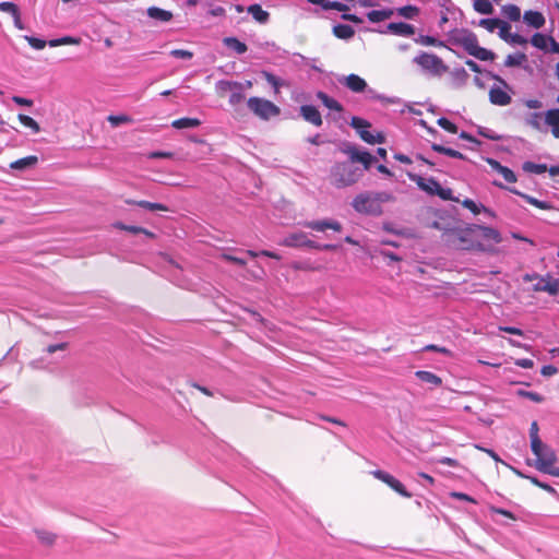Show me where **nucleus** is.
<instances>
[{
  "mask_svg": "<svg viewBox=\"0 0 559 559\" xmlns=\"http://www.w3.org/2000/svg\"><path fill=\"white\" fill-rule=\"evenodd\" d=\"M408 178L415 182L418 188L429 195H438L440 199L444 201H459L453 197V192L451 189L442 188L440 183L435 178H424L419 175L408 173Z\"/></svg>",
  "mask_w": 559,
  "mask_h": 559,
  "instance_id": "nucleus-5",
  "label": "nucleus"
},
{
  "mask_svg": "<svg viewBox=\"0 0 559 559\" xmlns=\"http://www.w3.org/2000/svg\"><path fill=\"white\" fill-rule=\"evenodd\" d=\"M502 12L510 21L516 22L521 19V10L515 4L504 5Z\"/></svg>",
  "mask_w": 559,
  "mask_h": 559,
  "instance_id": "nucleus-43",
  "label": "nucleus"
},
{
  "mask_svg": "<svg viewBox=\"0 0 559 559\" xmlns=\"http://www.w3.org/2000/svg\"><path fill=\"white\" fill-rule=\"evenodd\" d=\"M548 41L549 37L540 33L534 34L531 39L532 45L542 50H545L547 48Z\"/></svg>",
  "mask_w": 559,
  "mask_h": 559,
  "instance_id": "nucleus-49",
  "label": "nucleus"
},
{
  "mask_svg": "<svg viewBox=\"0 0 559 559\" xmlns=\"http://www.w3.org/2000/svg\"><path fill=\"white\" fill-rule=\"evenodd\" d=\"M248 109L261 120H270L273 117H277L281 114V108L273 102L252 96L247 100Z\"/></svg>",
  "mask_w": 559,
  "mask_h": 559,
  "instance_id": "nucleus-6",
  "label": "nucleus"
},
{
  "mask_svg": "<svg viewBox=\"0 0 559 559\" xmlns=\"http://www.w3.org/2000/svg\"><path fill=\"white\" fill-rule=\"evenodd\" d=\"M444 242L459 250L487 251L488 246L478 239L476 224L464 228H450L443 234Z\"/></svg>",
  "mask_w": 559,
  "mask_h": 559,
  "instance_id": "nucleus-1",
  "label": "nucleus"
},
{
  "mask_svg": "<svg viewBox=\"0 0 559 559\" xmlns=\"http://www.w3.org/2000/svg\"><path fill=\"white\" fill-rule=\"evenodd\" d=\"M511 192L522 197L527 203H530L531 205L537 207V209H540V210H551L552 209V205L549 203V202H546V201H540L534 197H531L528 194H524L520 191H518L516 189H510Z\"/></svg>",
  "mask_w": 559,
  "mask_h": 559,
  "instance_id": "nucleus-24",
  "label": "nucleus"
},
{
  "mask_svg": "<svg viewBox=\"0 0 559 559\" xmlns=\"http://www.w3.org/2000/svg\"><path fill=\"white\" fill-rule=\"evenodd\" d=\"M508 43L524 46L527 44V39L524 38L522 35L515 33L511 34Z\"/></svg>",
  "mask_w": 559,
  "mask_h": 559,
  "instance_id": "nucleus-64",
  "label": "nucleus"
},
{
  "mask_svg": "<svg viewBox=\"0 0 559 559\" xmlns=\"http://www.w3.org/2000/svg\"><path fill=\"white\" fill-rule=\"evenodd\" d=\"M217 87L221 92H227L234 90H243V84L240 82L222 80L217 83Z\"/></svg>",
  "mask_w": 559,
  "mask_h": 559,
  "instance_id": "nucleus-47",
  "label": "nucleus"
},
{
  "mask_svg": "<svg viewBox=\"0 0 559 559\" xmlns=\"http://www.w3.org/2000/svg\"><path fill=\"white\" fill-rule=\"evenodd\" d=\"M538 424L537 421L534 420L530 427L531 445L534 444L535 447H537L539 444V441H542V439L538 436Z\"/></svg>",
  "mask_w": 559,
  "mask_h": 559,
  "instance_id": "nucleus-55",
  "label": "nucleus"
},
{
  "mask_svg": "<svg viewBox=\"0 0 559 559\" xmlns=\"http://www.w3.org/2000/svg\"><path fill=\"white\" fill-rule=\"evenodd\" d=\"M431 148L437 153L444 154V155H448L453 158H460V159L466 158L461 152L450 148V147H445L441 144L433 143L431 145Z\"/></svg>",
  "mask_w": 559,
  "mask_h": 559,
  "instance_id": "nucleus-37",
  "label": "nucleus"
},
{
  "mask_svg": "<svg viewBox=\"0 0 559 559\" xmlns=\"http://www.w3.org/2000/svg\"><path fill=\"white\" fill-rule=\"evenodd\" d=\"M349 124L352 128H354L358 132L359 136H360V131H364L371 127V123L369 121H367L366 119H362L360 117H353L350 119Z\"/></svg>",
  "mask_w": 559,
  "mask_h": 559,
  "instance_id": "nucleus-45",
  "label": "nucleus"
},
{
  "mask_svg": "<svg viewBox=\"0 0 559 559\" xmlns=\"http://www.w3.org/2000/svg\"><path fill=\"white\" fill-rule=\"evenodd\" d=\"M462 205L465 209H468L473 214L477 215L480 213V211H484L485 213L489 214L490 216H495V214L484 205H477L473 200L465 199L462 201Z\"/></svg>",
  "mask_w": 559,
  "mask_h": 559,
  "instance_id": "nucleus-39",
  "label": "nucleus"
},
{
  "mask_svg": "<svg viewBox=\"0 0 559 559\" xmlns=\"http://www.w3.org/2000/svg\"><path fill=\"white\" fill-rule=\"evenodd\" d=\"M500 21V19H481L479 25L492 33L498 28Z\"/></svg>",
  "mask_w": 559,
  "mask_h": 559,
  "instance_id": "nucleus-52",
  "label": "nucleus"
},
{
  "mask_svg": "<svg viewBox=\"0 0 559 559\" xmlns=\"http://www.w3.org/2000/svg\"><path fill=\"white\" fill-rule=\"evenodd\" d=\"M523 170L531 174H544L547 171V166L545 164H535L533 162H525L523 164Z\"/></svg>",
  "mask_w": 559,
  "mask_h": 559,
  "instance_id": "nucleus-46",
  "label": "nucleus"
},
{
  "mask_svg": "<svg viewBox=\"0 0 559 559\" xmlns=\"http://www.w3.org/2000/svg\"><path fill=\"white\" fill-rule=\"evenodd\" d=\"M524 282L537 281L536 284L533 285V290L545 292L550 296H556L559 294V278L554 277L550 274H546L545 276H540L537 273L525 274L523 276Z\"/></svg>",
  "mask_w": 559,
  "mask_h": 559,
  "instance_id": "nucleus-7",
  "label": "nucleus"
},
{
  "mask_svg": "<svg viewBox=\"0 0 559 559\" xmlns=\"http://www.w3.org/2000/svg\"><path fill=\"white\" fill-rule=\"evenodd\" d=\"M34 533L37 536L38 540L45 546L50 547L57 540V535L50 531L36 528L34 530Z\"/></svg>",
  "mask_w": 559,
  "mask_h": 559,
  "instance_id": "nucleus-30",
  "label": "nucleus"
},
{
  "mask_svg": "<svg viewBox=\"0 0 559 559\" xmlns=\"http://www.w3.org/2000/svg\"><path fill=\"white\" fill-rule=\"evenodd\" d=\"M364 142L368 144H382L385 142V136L382 132H378L377 134H372L368 131V129L360 131L359 136Z\"/></svg>",
  "mask_w": 559,
  "mask_h": 559,
  "instance_id": "nucleus-33",
  "label": "nucleus"
},
{
  "mask_svg": "<svg viewBox=\"0 0 559 559\" xmlns=\"http://www.w3.org/2000/svg\"><path fill=\"white\" fill-rule=\"evenodd\" d=\"M280 245L285 247H307V248H319V243L310 240L305 233H293L286 236Z\"/></svg>",
  "mask_w": 559,
  "mask_h": 559,
  "instance_id": "nucleus-11",
  "label": "nucleus"
},
{
  "mask_svg": "<svg viewBox=\"0 0 559 559\" xmlns=\"http://www.w3.org/2000/svg\"><path fill=\"white\" fill-rule=\"evenodd\" d=\"M108 122L112 126V127H118L120 124H123V123H130L132 122V119L131 117L127 116V115H118V116H114V115H110L108 118H107Z\"/></svg>",
  "mask_w": 559,
  "mask_h": 559,
  "instance_id": "nucleus-51",
  "label": "nucleus"
},
{
  "mask_svg": "<svg viewBox=\"0 0 559 559\" xmlns=\"http://www.w3.org/2000/svg\"><path fill=\"white\" fill-rule=\"evenodd\" d=\"M201 124L198 118H179L171 122V127L175 129H189L197 128Z\"/></svg>",
  "mask_w": 559,
  "mask_h": 559,
  "instance_id": "nucleus-34",
  "label": "nucleus"
},
{
  "mask_svg": "<svg viewBox=\"0 0 559 559\" xmlns=\"http://www.w3.org/2000/svg\"><path fill=\"white\" fill-rule=\"evenodd\" d=\"M370 474L374 478L386 484L392 490L397 492L400 496L407 498V499L413 497V495L406 490L405 486L399 479H396L394 476H392L391 474H389L382 469L371 471Z\"/></svg>",
  "mask_w": 559,
  "mask_h": 559,
  "instance_id": "nucleus-9",
  "label": "nucleus"
},
{
  "mask_svg": "<svg viewBox=\"0 0 559 559\" xmlns=\"http://www.w3.org/2000/svg\"><path fill=\"white\" fill-rule=\"evenodd\" d=\"M304 225L307 228H310V229L317 230V231H324L326 229H332L334 231L340 233L343 229L342 224L340 222L330 221V219L306 222Z\"/></svg>",
  "mask_w": 559,
  "mask_h": 559,
  "instance_id": "nucleus-13",
  "label": "nucleus"
},
{
  "mask_svg": "<svg viewBox=\"0 0 559 559\" xmlns=\"http://www.w3.org/2000/svg\"><path fill=\"white\" fill-rule=\"evenodd\" d=\"M126 203L131 204V205H138V206L146 209L148 211H163V212L169 211V209L163 203H155V202H150V201H145V200H141V201L126 200Z\"/></svg>",
  "mask_w": 559,
  "mask_h": 559,
  "instance_id": "nucleus-25",
  "label": "nucleus"
},
{
  "mask_svg": "<svg viewBox=\"0 0 559 559\" xmlns=\"http://www.w3.org/2000/svg\"><path fill=\"white\" fill-rule=\"evenodd\" d=\"M527 60V57L523 52H518L514 55H509L504 60L506 67H520Z\"/></svg>",
  "mask_w": 559,
  "mask_h": 559,
  "instance_id": "nucleus-40",
  "label": "nucleus"
},
{
  "mask_svg": "<svg viewBox=\"0 0 559 559\" xmlns=\"http://www.w3.org/2000/svg\"><path fill=\"white\" fill-rule=\"evenodd\" d=\"M489 100L497 106H507L511 103V96L500 87H492L489 91Z\"/></svg>",
  "mask_w": 559,
  "mask_h": 559,
  "instance_id": "nucleus-17",
  "label": "nucleus"
},
{
  "mask_svg": "<svg viewBox=\"0 0 559 559\" xmlns=\"http://www.w3.org/2000/svg\"><path fill=\"white\" fill-rule=\"evenodd\" d=\"M332 32L340 39H350L355 35V29L347 24H337L333 27Z\"/></svg>",
  "mask_w": 559,
  "mask_h": 559,
  "instance_id": "nucleus-29",
  "label": "nucleus"
},
{
  "mask_svg": "<svg viewBox=\"0 0 559 559\" xmlns=\"http://www.w3.org/2000/svg\"><path fill=\"white\" fill-rule=\"evenodd\" d=\"M146 12L151 19L156 21L169 22L173 19V13L170 11L157 7H150Z\"/></svg>",
  "mask_w": 559,
  "mask_h": 559,
  "instance_id": "nucleus-26",
  "label": "nucleus"
},
{
  "mask_svg": "<svg viewBox=\"0 0 559 559\" xmlns=\"http://www.w3.org/2000/svg\"><path fill=\"white\" fill-rule=\"evenodd\" d=\"M243 99H245V95L241 93V90H234L229 96L228 102L231 106H237L240 103H242Z\"/></svg>",
  "mask_w": 559,
  "mask_h": 559,
  "instance_id": "nucleus-59",
  "label": "nucleus"
},
{
  "mask_svg": "<svg viewBox=\"0 0 559 559\" xmlns=\"http://www.w3.org/2000/svg\"><path fill=\"white\" fill-rule=\"evenodd\" d=\"M460 44L465 49V51L471 56L473 51H475V49L479 46L477 37L472 33L464 35L460 39Z\"/></svg>",
  "mask_w": 559,
  "mask_h": 559,
  "instance_id": "nucleus-31",
  "label": "nucleus"
},
{
  "mask_svg": "<svg viewBox=\"0 0 559 559\" xmlns=\"http://www.w3.org/2000/svg\"><path fill=\"white\" fill-rule=\"evenodd\" d=\"M531 450L536 457L534 467L544 474L559 478V467L555 465L558 461L555 450L543 441H539L537 447L532 444Z\"/></svg>",
  "mask_w": 559,
  "mask_h": 559,
  "instance_id": "nucleus-3",
  "label": "nucleus"
},
{
  "mask_svg": "<svg viewBox=\"0 0 559 559\" xmlns=\"http://www.w3.org/2000/svg\"><path fill=\"white\" fill-rule=\"evenodd\" d=\"M518 394L520 396L526 397L535 403H542L544 401V396H542L540 394H538L536 392L520 390L518 392Z\"/></svg>",
  "mask_w": 559,
  "mask_h": 559,
  "instance_id": "nucleus-57",
  "label": "nucleus"
},
{
  "mask_svg": "<svg viewBox=\"0 0 559 559\" xmlns=\"http://www.w3.org/2000/svg\"><path fill=\"white\" fill-rule=\"evenodd\" d=\"M248 12L253 16L255 21L259 23H265L269 20V12L262 9L260 4H252L248 8Z\"/></svg>",
  "mask_w": 559,
  "mask_h": 559,
  "instance_id": "nucleus-35",
  "label": "nucleus"
},
{
  "mask_svg": "<svg viewBox=\"0 0 559 559\" xmlns=\"http://www.w3.org/2000/svg\"><path fill=\"white\" fill-rule=\"evenodd\" d=\"M524 22L534 28H540L545 24L544 15L538 11H526L523 15Z\"/></svg>",
  "mask_w": 559,
  "mask_h": 559,
  "instance_id": "nucleus-18",
  "label": "nucleus"
},
{
  "mask_svg": "<svg viewBox=\"0 0 559 559\" xmlns=\"http://www.w3.org/2000/svg\"><path fill=\"white\" fill-rule=\"evenodd\" d=\"M355 163H360L364 166V170H368L372 163L374 162V157L369 152H360L359 154H355Z\"/></svg>",
  "mask_w": 559,
  "mask_h": 559,
  "instance_id": "nucleus-44",
  "label": "nucleus"
},
{
  "mask_svg": "<svg viewBox=\"0 0 559 559\" xmlns=\"http://www.w3.org/2000/svg\"><path fill=\"white\" fill-rule=\"evenodd\" d=\"M473 57L481 60L489 61L495 59V53L484 47L478 46L472 53Z\"/></svg>",
  "mask_w": 559,
  "mask_h": 559,
  "instance_id": "nucleus-48",
  "label": "nucleus"
},
{
  "mask_svg": "<svg viewBox=\"0 0 559 559\" xmlns=\"http://www.w3.org/2000/svg\"><path fill=\"white\" fill-rule=\"evenodd\" d=\"M262 75L266 80V82L270 83L273 86L274 94H278L280 93V88L283 85L282 81L278 78H276L274 74H272V73H270L267 71H263Z\"/></svg>",
  "mask_w": 559,
  "mask_h": 559,
  "instance_id": "nucleus-50",
  "label": "nucleus"
},
{
  "mask_svg": "<svg viewBox=\"0 0 559 559\" xmlns=\"http://www.w3.org/2000/svg\"><path fill=\"white\" fill-rule=\"evenodd\" d=\"M394 14L393 9L372 10L367 13V19L371 23H379L390 19Z\"/></svg>",
  "mask_w": 559,
  "mask_h": 559,
  "instance_id": "nucleus-27",
  "label": "nucleus"
},
{
  "mask_svg": "<svg viewBox=\"0 0 559 559\" xmlns=\"http://www.w3.org/2000/svg\"><path fill=\"white\" fill-rule=\"evenodd\" d=\"M414 62L433 75H442L448 71L443 60L435 53L420 52L414 58Z\"/></svg>",
  "mask_w": 559,
  "mask_h": 559,
  "instance_id": "nucleus-8",
  "label": "nucleus"
},
{
  "mask_svg": "<svg viewBox=\"0 0 559 559\" xmlns=\"http://www.w3.org/2000/svg\"><path fill=\"white\" fill-rule=\"evenodd\" d=\"M478 239L485 242L488 246V250H491L492 245L500 243L502 241V237L500 233L488 226L476 225Z\"/></svg>",
  "mask_w": 559,
  "mask_h": 559,
  "instance_id": "nucleus-12",
  "label": "nucleus"
},
{
  "mask_svg": "<svg viewBox=\"0 0 559 559\" xmlns=\"http://www.w3.org/2000/svg\"><path fill=\"white\" fill-rule=\"evenodd\" d=\"M17 119L24 127L29 128L34 133H38L40 131L38 122L32 117L24 114H19Z\"/></svg>",
  "mask_w": 559,
  "mask_h": 559,
  "instance_id": "nucleus-41",
  "label": "nucleus"
},
{
  "mask_svg": "<svg viewBox=\"0 0 559 559\" xmlns=\"http://www.w3.org/2000/svg\"><path fill=\"white\" fill-rule=\"evenodd\" d=\"M489 165H491L492 168L498 170V173L503 177V179L507 182L513 183L516 181V176L513 170L510 168L502 166L499 162L495 159H488Z\"/></svg>",
  "mask_w": 559,
  "mask_h": 559,
  "instance_id": "nucleus-21",
  "label": "nucleus"
},
{
  "mask_svg": "<svg viewBox=\"0 0 559 559\" xmlns=\"http://www.w3.org/2000/svg\"><path fill=\"white\" fill-rule=\"evenodd\" d=\"M317 98L326 107L329 108L330 110H334V111H337V112H342L344 110L342 104L340 102H337L336 99L330 97L326 93L324 92H318L317 93Z\"/></svg>",
  "mask_w": 559,
  "mask_h": 559,
  "instance_id": "nucleus-22",
  "label": "nucleus"
},
{
  "mask_svg": "<svg viewBox=\"0 0 559 559\" xmlns=\"http://www.w3.org/2000/svg\"><path fill=\"white\" fill-rule=\"evenodd\" d=\"M415 43L419 44L421 46H435V47L444 46L443 41L437 39L436 37L429 36V35H419L417 38H415Z\"/></svg>",
  "mask_w": 559,
  "mask_h": 559,
  "instance_id": "nucleus-42",
  "label": "nucleus"
},
{
  "mask_svg": "<svg viewBox=\"0 0 559 559\" xmlns=\"http://www.w3.org/2000/svg\"><path fill=\"white\" fill-rule=\"evenodd\" d=\"M340 82L354 93H361L367 87V82L357 74H349L340 80Z\"/></svg>",
  "mask_w": 559,
  "mask_h": 559,
  "instance_id": "nucleus-15",
  "label": "nucleus"
},
{
  "mask_svg": "<svg viewBox=\"0 0 559 559\" xmlns=\"http://www.w3.org/2000/svg\"><path fill=\"white\" fill-rule=\"evenodd\" d=\"M450 497L454 498V499H459V500H464V501H467V502H472V503H476V500L464 493V492H459V491H452L450 492Z\"/></svg>",
  "mask_w": 559,
  "mask_h": 559,
  "instance_id": "nucleus-63",
  "label": "nucleus"
},
{
  "mask_svg": "<svg viewBox=\"0 0 559 559\" xmlns=\"http://www.w3.org/2000/svg\"><path fill=\"white\" fill-rule=\"evenodd\" d=\"M499 29V37L506 41L509 40L511 36V25L506 21H500V24L498 26Z\"/></svg>",
  "mask_w": 559,
  "mask_h": 559,
  "instance_id": "nucleus-54",
  "label": "nucleus"
},
{
  "mask_svg": "<svg viewBox=\"0 0 559 559\" xmlns=\"http://www.w3.org/2000/svg\"><path fill=\"white\" fill-rule=\"evenodd\" d=\"M24 39L29 44L31 47H33L34 49H37V50L44 49L46 47V45H49L50 47H58V46H62V45H79L81 41L80 38H75V37H71V36H64L61 38L51 39L49 41H46L44 39L26 35V36H24Z\"/></svg>",
  "mask_w": 559,
  "mask_h": 559,
  "instance_id": "nucleus-10",
  "label": "nucleus"
},
{
  "mask_svg": "<svg viewBox=\"0 0 559 559\" xmlns=\"http://www.w3.org/2000/svg\"><path fill=\"white\" fill-rule=\"evenodd\" d=\"M394 201V197L385 191L361 192L353 201V209L359 213L371 216H379L383 213L382 204Z\"/></svg>",
  "mask_w": 559,
  "mask_h": 559,
  "instance_id": "nucleus-2",
  "label": "nucleus"
},
{
  "mask_svg": "<svg viewBox=\"0 0 559 559\" xmlns=\"http://www.w3.org/2000/svg\"><path fill=\"white\" fill-rule=\"evenodd\" d=\"M115 226L121 230H124V231H128V233H131L134 235L141 234V231H143V227H140V226L126 225L122 223H117Z\"/></svg>",
  "mask_w": 559,
  "mask_h": 559,
  "instance_id": "nucleus-62",
  "label": "nucleus"
},
{
  "mask_svg": "<svg viewBox=\"0 0 559 559\" xmlns=\"http://www.w3.org/2000/svg\"><path fill=\"white\" fill-rule=\"evenodd\" d=\"M300 116L314 127H321L323 123L320 111L312 105H302L300 107Z\"/></svg>",
  "mask_w": 559,
  "mask_h": 559,
  "instance_id": "nucleus-14",
  "label": "nucleus"
},
{
  "mask_svg": "<svg viewBox=\"0 0 559 559\" xmlns=\"http://www.w3.org/2000/svg\"><path fill=\"white\" fill-rule=\"evenodd\" d=\"M438 126L441 127L443 130H445L449 133L455 134L457 133V127L449 119L442 117L439 118L437 121Z\"/></svg>",
  "mask_w": 559,
  "mask_h": 559,
  "instance_id": "nucleus-53",
  "label": "nucleus"
},
{
  "mask_svg": "<svg viewBox=\"0 0 559 559\" xmlns=\"http://www.w3.org/2000/svg\"><path fill=\"white\" fill-rule=\"evenodd\" d=\"M415 376L420 381L432 384L435 386L442 385V379L431 371L418 370L415 372Z\"/></svg>",
  "mask_w": 559,
  "mask_h": 559,
  "instance_id": "nucleus-28",
  "label": "nucleus"
},
{
  "mask_svg": "<svg viewBox=\"0 0 559 559\" xmlns=\"http://www.w3.org/2000/svg\"><path fill=\"white\" fill-rule=\"evenodd\" d=\"M545 122L552 128V135L559 139V109H549L545 115Z\"/></svg>",
  "mask_w": 559,
  "mask_h": 559,
  "instance_id": "nucleus-19",
  "label": "nucleus"
},
{
  "mask_svg": "<svg viewBox=\"0 0 559 559\" xmlns=\"http://www.w3.org/2000/svg\"><path fill=\"white\" fill-rule=\"evenodd\" d=\"M223 43L226 47L235 50L238 55H242L248 50L247 45L236 37H225Z\"/></svg>",
  "mask_w": 559,
  "mask_h": 559,
  "instance_id": "nucleus-32",
  "label": "nucleus"
},
{
  "mask_svg": "<svg viewBox=\"0 0 559 559\" xmlns=\"http://www.w3.org/2000/svg\"><path fill=\"white\" fill-rule=\"evenodd\" d=\"M386 29L390 34L396 36H413L415 34V27L412 24L404 22H392L389 23Z\"/></svg>",
  "mask_w": 559,
  "mask_h": 559,
  "instance_id": "nucleus-16",
  "label": "nucleus"
},
{
  "mask_svg": "<svg viewBox=\"0 0 559 559\" xmlns=\"http://www.w3.org/2000/svg\"><path fill=\"white\" fill-rule=\"evenodd\" d=\"M419 12H420L419 8L416 5H412V4L404 5V7L396 9L397 15H400L404 19H408V20H413V19L417 17Z\"/></svg>",
  "mask_w": 559,
  "mask_h": 559,
  "instance_id": "nucleus-36",
  "label": "nucleus"
},
{
  "mask_svg": "<svg viewBox=\"0 0 559 559\" xmlns=\"http://www.w3.org/2000/svg\"><path fill=\"white\" fill-rule=\"evenodd\" d=\"M424 350H426V352H437V353H441V354L450 356V357L453 356V353L449 348L442 347V346H438V345H435V344L426 345L424 347Z\"/></svg>",
  "mask_w": 559,
  "mask_h": 559,
  "instance_id": "nucleus-58",
  "label": "nucleus"
},
{
  "mask_svg": "<svg viewBox=\"0 0 559 559\" xmlns=\"http://www.w3.org/2000/svg\"><path fill=\"white\" fill-rule=\"evenodd\" d=\"M473 8L480 14H491L493 12V5L490 0H474Z\"/></svg>",
  "mask_w": 559,
  "mask_h": 559,
  "instance_id": "nucleus-38",
  "label": "nucleus"
},
{
  "mask_svg": "<svg viewBox=\"0 0 559 559\" xmlns=\"http://www.w3.org/2000/svg\"><path fill=\"white\" fill-rule=\"evenodd\" d=\"M38 163V157L35 155L25 156L23 158L16 159L10 164V168L14 170H24L26 168H32Z\"/></svg>",
  "mask_w": 559,
  "mask_h": 559,
  "instance_id": "nucleus-20",
  "label": "nucleus"
},
{
  "mask_svg": "<svg viewBox=\"0 0 559 559\" xmlns=\"http://www.w3.org/2000/svg\"><path fill=\"white\" fill-rule=\"evenodd\" d=\"M364 176V170L354 163L341 162L331 168L332 183L336 188H345L355 185Z\"/></svg>",
  "mask_w": 559,
  "mask_h": 559,
  "instance_id": "nucleus-4",
  "label": "nucleus"
},
{
  "mask_svg": "<svg viewBox=\"0 0 559 559\" xmlns=\"http://www.w3.org/2000/svg\"><path fill=\"white\" fill-rule=\"evenodd\" d=\"M170 56L178 58V59H185L189 60L193 57V52L186 49H173L170 51Z\"/></svg>",
  "mask_w": 559,
  "mask_h": 559,
  "instance_id": "nucleus-60",
  "label": "nucleus"
},
{
  "mask_svg": "<svg viewBox=\"0 0 559 559\" xmlns=\"http://www.w3.org/2000/svg\"><path fill=\"white\" fill-rule=\"evenodd\" d=\"M247 254L250 255L251 258H257L258 255H263V257H267V258L276 259V260L281 259L280 254H277L274 251H269V250H262L260 252H255L253 250H247Z\"/></svg>",
  "mask_w": 559,
  "mask_h": 559,
  "instance_id": "nucleus-56",
  "label": "nucleus"
},
{
  "mask_svg": "<svg viewBox=\"0 0 559 559\" xmlns=\"http://www.w3.org/2000/svg\"><path fill=\"white\" fill-rule=\"evenodd\" d=\"M514 472L520 476V477H523V478H526L528 479L534 486L551 493L552 496L557 497L559 499V493L558 491L550 485L546 484V483H543L540 481L537 477L535 476H527V475H524L523 473L514 469Z\"/></svg>",
  "mask_w": 559,
  "mask_h": 559,
  "instance_id": "nucleus-23",
  "label": "nucleus"
},
{
  "mask_svg": "<svg viewBox=\"0 0 559 559\" xmlns=\"http://www.w3.org/2000/svg\"><path fill=\"white\" fill-rule=\"evenodd\" d=\"M19 7L13 2H0V11L14 15L19 11Z\"/></svg>",
  "mask_w": 559,
  "mask_h": 559,
  "instance_id": "nucleus-61",
  "label": "nucleus"
}]
</instances>
